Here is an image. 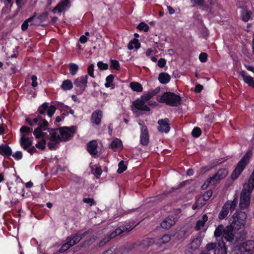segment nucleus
<instances>
[{
    "label": "nucleus",
    "mask_w": 254,
    "mask_h": 254,
    "mask_svg": "<svg viewBox=\"0 0 254 254\" xmlns=\"http://www.w3.org/2000/svg\"><path fill=\"white\" fill-rule=\"evenodd\" d=\"M41 115H38L35 118L27 117L25 119V122L30 126H37L33 133L36 138H44L47 134L46 132H44L43 130H48L51 134L50 140L56 141V143L61 142L60 134H58V128H49V123L45 119H43L41 115H45L46 112H39Z\"/></svg>",
    "instance_id": "1"
},
{
    "label": "nucleus",
    "mask_w": 254,
    "mask_h": 254,
    "mask_svg": "<svg viewBox=\"0 0 254 254\" xmlns=\"http://www.w3.org/2000/svg\"><path fill=\"white\" fill-rule=\"evenodd\" d=\"M247 214L245 212L242 211H236L235 213L230 218V225L227 226L228 229H235L239 231L244 228Z\"/></svg>",
    "instance_id": "2"
},
{
    "label": "nucleus",
    "mask_w": 254,
    "mask_h": 254,
    "mask_svg": "<svg viewBox=\"0 0 254 254\" xmlns=\"http://www.w3.org/2000/svg\"><path fill=\"white\" fill-rule=\"evenodd\" d=\"M252 154V151L249 150L240 160L231 174V178L232 180H235L241 174L246 166L249 163Z\"/></svg>",
    "instance_id": "3"
},
{
    "label": "nucleus",
    "mask_w": 254,
    "mask_h": 254,
    "mask_svg": "<svg viewBox=\"0 0 254 254\" xmlns=\"http://www.w3.org/2000/svg\"><path fill=\"white\" fill-rule=\"evenodd\" d=\"M254 253V241L247 240L236 245L231 254H253Z\"/></svg>",
    "instance_id": "4"
},
{
    "label": "nucleus",
    "mask_w": 254,
    "mask_h": 254,
    "mask_svg": "<svg viewBox=\"0 0 254 254\" xmlns=\"http://www.w3.org/2000/svg\"><path fill=\"white\" fill-rule=\"evenodd\" d=\"M181 98L179 95L171 92H164L160 99V102L172 107H178L181 104Z\"/></svg>",
    "instance_id": "5"
},
{
    "label": "nucleus",
    "mask_w": 254,
    "mask_h": 254,
    "mask_svg": "<svg viewBox=\"0 0 254 254\" xmlns=\"http://www.w3.org/2000/svg\"><path fill=\"white\" fill-rule=\"evenodd\" d=\"M253 191V190L243 186L240 193L239 203V207L241 210L246 209L250 206Z\"/></svg>",
    "instance_id": "6"
},
{
    "label": "nucleus",
    "mask_w": 254,
    "mask_h": 254,
    "mask_svg": "<svg viewBox=\"0 0 254 254\" xmlns=\"http://www.w3.org/2000/svg\"><path fill=\"white\" fill-rule=\"evenodd\" d=\"M60 133L61 141H67L70 140L76 132L77 127L75 126L71 127H63L58 128Z\"/></svg>",
    "instance_id": "7"
},
{
    "label": "nucleus",
    "mask_w": 254,
    "mask_h": 254,
    "mask_svg": "<svg viewBox=\"0 0 254 254\" xmlns=\"http://www.w3.org/2000/svg\"><path fill=\"white\" fill-rule=\"evenodd\" d=\"M88 75H82L76 78L74 81L75 90L78 95H81L87 86Z\"/></svg>",
    "instance_id": "8"
},
{
    "label": "nucleus",
    "mask_w": 254,
    "mask_h": 254,
    "mask_svg": "<svg viewBox=\"0 0 254 254\" xmlns=\"http://www.w3.org/2000/svg\"><path fill=\"white\" fill-rule=\"evenodd\" d=\"M140 127V143L144 146L148 145L149 142V131L146 126L144 123H139Z\"/></svg>",
    "instance_id": "9"
},
{
    "label": "nucleus",
    "mask_w": 254,
    "mask_h": 254,
    "mask_svg": "<svg viewBox=\"0 0 254 254\" xmlns=\"http://www.w3.org/2000/svg\"><path fill=\"white\" fill-rule=\"evenodd\" d=\"M228 172L227 169L222 168L218 170V171L212 177H209V181H213L216 184L218 181L224 179L228 175Z\"/></svg>",
    "instance_id": "10"
},
{
    "label": "nucleus",
    "mask_w": 254,
    "mask_h": 254,
    "mask_svg": "<svg viewBox=\"0 0 254 254\" xmlns=\"http://www.w3.org/2000/svg\"><path fill=\"white\" fill-rule=\"evenodd\" d=\"M133 223L132 225H130V223H126L125 224L121 225L118 227L113 231V232L115 233L116 236L122 234L127 233L133 229Z\"/></svg>",
    "instance_id": "11"
},
{
    "label": "nucleus",
    "mask_w": 254,
    "mask_h": 254,
    "mask_svg": "<svg viewBox=\"0 0 254 254\" xmlns=\"http://www.w3.org/2000/svg\"><path fill=\"white\" fill-rule=\"evenodd\" d=\"M177 221L176 217L173 215H169L165 218L160 224L161 228L169 229L176 223Z\"/></svg>",
    "instance_id": "12"
},
{
    "label": "nucleus",
    "mask_w": 254,
    "mask_h": 254,
    "mask_svg": "<svg viewBox=\"0 0 254 254\" xmlns=\"http://www.w3.org/2000/svg\"><path fill=\"white\" fill-rule=\"evenodd\" d=\"M170 121L168 118L160 119L158 121V130L160 132L168 133L170 130Z\"/></svg>",
    "instance_id": "13"
},
{
    "label": "nucleus",
    "mask_w": 254,
    "mask_h": 254,
    "mask_svg": "<svg viewBox=\"0 0 254 254\" xmlns=\"http://www.w3.org/2000/svg\"><path fill=\"white\" fill-rule=\"evenodd\" d=\"M235 229H228L227 227L226 229L223 230V233L222 237V239H224L227 242H232L234 239L235 240V233H236Z\"/></svg>",
    "instance_id": "14"
},
{
    "label": "nucleus",
    "mask_w": 254,
    "mask_h": 254,
    "mask_svg": "<svg viewBox=\"0 0 254 254\" xmlns=\"http://www.w3.org/2000/svg\"><path fill=\"white\" fill-rule=\"evenodd\" d=\"M132 106L134 107L135 109L140 110V111H150L147 105L145 104L140 99H137L133 101L132 103Z\"/></svg>",
    "instance_id": "15"
},
{
    "label": "nucleus",
    "mask_w": 254,
    "mask_h": 254,
    "mask_svg": "<svg viewBox=\"0 0 254 254\" xmlns=\"http://www.w3.org/2000/svg\"><path fill=\"white\" fill-rule=\"evenodd\" d=\"M98 143L96 140H93L87 144V150L92 156H95L98 153Z\"/></svg>",
    "instance_id": "16"
},
{
    "label": "nucleus",
    "mask_w": 254,
    "mask_h": 254,
    "mask_svg": "<svg viewBox=\"0 0 254 254\" xmlns=\"http://www.w3.org/2000/svg\"><path fill=\"white\" fill-rule=\"evenodd\" d=\"M57 110L60 111H73L70 109L69 107L62 103H58L56 105H51L49 106L48 110L47 111H56Z\"/></svg>",
    "instance_id": "17"
},
{
    "label": "nucleus",
    "mask_w": 254,
    "mask_h": 254,
    "mask_svg": "<svg viewBox=\"0 0 254 254\" xmlns=\"http://www.w3.org/2000/svg\"><path fill=\"white\" fill-rule=\"evenodd\" d=\"M240 75L246 83L251 87L254 88V80L251 76L248 75L246 71L243 70L240 71Z\"/></svg>",
    "instance_id": "18"
},
{
    "label": "nucleus",
    "mask_w": 254,
    "mask_h": 254,
    "mask_svg": "<svg viewBox=\"0 0 254 254\" xmlns=\"http://www.w3.org/2000/svg\"><path fill=\"white\" fill-rule=\"evenodd\" d=\"M103 117V112H93L91 123L93 125H99Z\"/></svg>",
    "instance_id": "19"
},
{
    "label": "nucleus",
    "mask_w": 254,
    "mask_h": 254,
    "mask_svg": "<svg viewBox=\"0 0 254 254\" xmlns=\"http://www.w3.org/2000/svg\"><path fill=\"white\" fill-rule=\"evenodd\" d=\"M12 150L7 144L0 145V155L4 157H9L12 155Z\"/></svg>",
    "instance_id": "20"
},
{
    "label": "nucleus",
    "mask_w": 254,
    "mask_h": 254,
    "mask_svg": "<svg viewBox=\"0 0 254 254\" xmlns=\"http://www.w3.org/2000/svg\"><path fill=\"white\" fill-rule=\"evenodd\" d=\"M20 145L22 148L25 150L32 146V141L29 137L21 136L20 139Z\"/></svg>",
    "instance_id": "21"
},
{
    "label": "nucleus",
    "mask_w": 254,
    "mask_h": 254,
    "mask_svg": "<svg viewBox=\"0 0 254 254\" xmlns=\"http://www.w3.org/2000/svg\"><path fill=\"white\" fill-rule=\"evenodd\" d=\"M116 235L115 233L113 232H111L110 234L104 237L99 243L98 246L100 247H102L105 246L109 242L111 241V239L116 237Z\"/></svg>",
    "instance_id": "22"
},
{
    "label": "nucleus",
    "mask_w": 254,
    "mask_h": 254,
    "mask_svg": "<svg viewBox=\"0 0 254 254\" xmlns=\"http://www.w3.org/2000/svg\"><path fill=\"white\" fill-rule=\"evenodd\" d=\"M214 254H227V248L223 241L218 243V246Z\"/></svg>",
    "instance_id": "23"
},
{
    "label": "nucleus",
    "mask_w": 254,
    "mask_h": 254,
    "mask_svg": "<svg viewBox=\"0 0 254 254\" xmlns=\"http://www.w3.org/2000/svg\"><path fill=\"white\" fill-rule=\"evenodd\" d=\"M171 77L169 74L166 72H161L158 76V80L160 83L165 84L169 82Z\"/></svg>",
    "instance_id": "24"
},
{
    "label": "nucleus",
    "mask_w": 254,
    "mask_h": 254,
    "mask_svg": "<svg viewBox=\"0 0 254 254\" xmlns=\"http://www.w3.org/2000/svg\"><path fill=\"white\" fill-rule=\"evenodd\" d=\"M243 187L253 190H254V170L250 175L247 183H245Z\"/></svg>",
    "instance_id": "25"
},
{
    "label": "nucleus",
    "mask_w": 254,
    "mask_h": 254,
    "mask_svg": "<svg viewBox=\"0 0 254 254\" xmlns=\"http://www.w3.org/2000/svg\"><path fill=\"white\" fill-rule=\"evenodd\" d=\"M224 204L230 211H232L234 210L238 204L237 196H235L233 200L232 201L227 200Z\"/></svg>",
    "instance_id": "26"
},
{
    "label": "nucleus",
    "mask_w": 254,
    "mask_h": 254,
    "mask_svg": "<svg viewBox=\"0 0 254 254\" xmlns=\"http://www.w3.org/2000/svg\"><path fill=\"white\" fill-rule=\"evenodd\" d=\"M202 241L200 239L197 237L193 239L189 245V248L192 250L197 249L201 245Z\"/></svg>",
    "instance_id": "27"
},
{
    "label": "nucleus",
    "mask_w": 254,
    "mask_h": 254,
    "mask_svg": "<svg viewBox=\"0 0 254 254\" xmlns=\"http://www.w3.org/2000/svg\"><path fill=\"white\" fill-rule=\"evenodd\" d=\"M48 16V12L47 11L40 13L37 17V20L35 23H31V25H39L40 23L46 21Z\"/></svg>",
    "instance_id": "28"
},
{
    "label": "nucleus",
    "mask_w": 254,
    "mask_h": 254,
    "mask_svg": "<svg viewBox=\"0 0 254 254\" xmlns=\"http://www.w3.org/2000/svg\"><path fill=\"white\" fill-rule=\"evenodd\" d=\"M123 146L122 141L118 138H116L114 139L111 143L110 145V148H111L114 150H116L117 149L121 148Z\"/></svg>",
    "instance_id": "29"
},
{
    "label": "nucleus",
    "mask_w": 254,
    "mask_h": 254,
    "mask_svg": "<svg viewBox=\"0 0 254 254\" xmlns=\"http://www.w3.org/2000/svg\"><path fill=\"white\" fill-rule=\"evenodd\" d=\"M172 238V236L169 234H164L161 238L157 240V243L160 245L169 242Z\"/></svg>",
    "instance_id": "30"
},
{
    "label": "nucleus",
    "mask_w": 254,
    "mask_h": 254,
    "mask_svg": "<svg viewBox=\"0 0 254 254\" xmlns=\"http://www.w3.org/2000/svg\"><path fill=\"white\" fill-rule=\"evenodd\" d=\"M140 47V43L136 38H134L132 40H131L127 46V48L129 50H132L134 48L136 49H138Z\"/></svg>",
    "instance_id": "31"
},
{
    "label": "nucleus",
    "mask_w": 254,
    "mask_h": 254,
    "mask_svg": "<svg viewBox=\"0 0 254 254\" xmlns=\"http://www.w3.org/2000/svg\"><path fill=\"white\" fill-rule=\"evenodd\" d=\"M88 234V232L87 231H85L82 234L76 233L74 235H71L70 237L73 240L75 244H76Z\"/></svg>",
    "instance_id": "32"
},
{
    "label": "nucleus",
    "mask_w": 254,
    "mask_h": 254,
    "mask_svg": "<svg viewBox=\"0 0 254 254\" xmlns=\"http://www.w3.org/2000/svg\"><path fill=\"white\" fill-rule=\"evenodd\" d=\"M61 88L64 91L69 90L73 88V84L71 80L66 79L63 81Z\"/></svg>",
    "instance_id": "33"
},
{
    "label": "nucleus",
    "mask_w": 254,
    "mask_h": 254,
    "mask_svg": "<svg viewBox=\"0 0 254 254\" xmlns=\"http://www.w3.org/2000/svg\"><path fill=\"white\" fill-rule=\"evenodd\" d=\"M247 235V232L244 230H242L239 233H235V241H239L245 240Z\"/></svg>",
    "instance_id": "34"
},
{
    "label": "nucleus",
    "mask_w": 254,
    "mask_h": 254,
    "mask_svg": "<svg viewBox=\"0 0 254 254\" xmlns=\"http://www.w3.org/2000/svg\"><path fill=\"white\" fill-rule=\"evenodd\" d=\"M70 1L69 0H64L59 2L57 5L59 9V12H62L66 7L69 6Z\"/></svg>",
    "instance_id": "35"
},
{
    "label": "nucleus",
    "mask_w": 254,
    "mask_h": 254,
    "mask_svg": "<svg viewBox=\"0 0 254 254\" xmlns=\"http://www.w3.org/2000/svg\"><path fill=\"white\" fill-rule=\"evenodd\" d=\"M131 89L137 92H140L143 90V87L141 84L136 82H132L130 83Z\"/></svg>",
    "instance_id": "36"
},
{
    "label": "nucleus",
    "mask_w": 254,
    "mask_h": 254,
    "mask_svg": "<svg viewBox=\"0 0 254 254\" xmlns=\"http://www.w3.org/2000/svg\"><path fill=\"white\" fill-rule=\"evenodd\" d=\"M229 211L230 210L224 204L222 207L221 210L219 212L218 216L219 218L221 220L225 218L228 215Z\"/></svg>",
    "instance_id": "37"
},
{
    "label": "nucleus",
    "mask_w": 254,
    "mask_h": 254,
    "mask_svg": "<svg viewBox=\"0 0 254 254\" xmlns=\"http://www.w3.org/2000/svg\"><path fill=\"white\" fill-rule=\"evenodd\" d=\"M218 244L215 243H208L206 244L205 250L204 251L205 253H210V251H213L215 253Z\"/></svg>",
    "instance_id": "38"
},
{
    "label": "nucleus",
    "mask_w": 254,
    "mask_h": 254,
    "mask_svg": "<svg viewBox=\"0 0 254 254\" xmlns=\"http://www.w3.org/2000/svg\"><path fill=\"white\" fill-rule=\"evenodd\" d=\"M36 15V13H34V15L31 16L27 19L25 20L21 25V29L24 31L28 29L29 26V22H32L34 19Z\"/></svg>",
    "instance_id": "39"
},
{
    "label": "nucleus",
    "mask_w": 254,
    "mask_h": 254,
    "mask_svg": "<svg viewBox=\"0 0 254 254\" xmlns=\"http://www.w3.org/2000/svg\"><path fill=\"white\" fill-rule=\"evenodd\" d=\"M252 12L250 10H244L242 13V19L245 22L248 21L252 19Z\"/></svg>",
    "instance_id": "40"
},
{
    "label": "nucleus",
    "mask_w": 254,
    "mask_h": 254,
    "mask_svg": "<svg viewBox=\"0 0 254 254\" xmlns=\"http://www.w3.org/2000/svg\"><path fill=\"white\" fill-rule=\"evenodd\" d=\"M110 68L111 69H116L117 70H120L121 66L120 63L118 61L116 60L110 59Z\"/></svg>",
    "instance_id": "41"
},
{
    "label": "nucleus",
    "mask_w": 254,
    "mask_h": 254,
    "mask_svg": "<svg viewBox=\"0 0 254 254\" xmlns=\"http://www.w3.org/2000/svg\"><path fill=\"white\" fill-rule=\"evenodd\" d=\"M78 68V66L74 63H70L69 64V71L70 74L72 75L77 73Z\"/></svg>",
    "instance_id": "42"
},
{
    "label": "nucleus",
    "mask_w": 254,
    "mask_h": 254,
    "mask_svg": "<svg viewBox=\"0 0 254 254\" xmlns=\"http://www.w3.org/2000/svg\"><path fill=\"white\" fill-rule=\"evenodd\" d=\"M32 131V129L30 127L23 126L21 127L20 129V133L22 134L21 136H25V135Z\"/></svg>",
    "instance_id": "43"
},
{
    "label": "nucleus",
    "mask_w": 254,
    "mask_h": 254,
    "mask_svg": "<svg viewBox=\"0 0 254 254\" xmlns=\"http://www.w3.org/2000/svg\"><path fill=\"white\" fill-rule=\"evenodd\" d=\"M114 75L113 74H110L107 76L106 78V83L105 84V86L106 88H109L111 86V84L114 81Z\"/></svg>",
    "instance_id": "44"
},
{
    "label": "nucleus",
    "mask_w": 254,
    "mask_h": 254,
    "mask_svg": "<svg viewBox=\"0 0 254 254\" xmlns=\"http://www.w3.org/2000/svg\"><path fill=\"white\" fill-rule=\"evenodd\" d=\"M223 226L222 225H219L214 231V236L216 238L222 236L223 233Z\"/></svg>",
    "instance_id": "45"
},
{
    "label": "nucleus",
    "mask_w": 254,
    "mask_h": 254,
    "mask_svg": "<svg viewBox=\"0 0 254 254\" xmlns=\"http://www.w3.org/2000/svg\"><path fill=\"white\" fill-rule=\"evenodd\" d=\"M118 167V169L117 170V173L118 174L123 173L127 169V167L125 165L123 161H121L119 162Z\"/></svg>",
    "instance_id": "46"
},
{
    "label": "nucleus",
    "mask_w": 254,
    "mask_h": 254,
    "mask_svg": "<svg viewBox=\"0 0 254 254\" xmlns=\"http://www.w3.org/2000/svg\"><path fill=\"white\" fill-rule=\"evenodd\" d=\"M137 28L140 30H143L144 32H148L149 29V27L148 25L144 22H140L137 26Z\"/></svg>",
    "instance_id": "47"
},
{
    "label": "nucleus",
    "mask_w": 254,
    "mask_h": 254,
    "mask_svg": "<svg viewBox=\"0 0 254 254\" xmlns=\"http://www.w3.org/2000/svg\"><path fill=\"white\" fill-rule=\"evenodd\" d=\"M153 94L150 93H148L146 94H144L141 96L140 99L143 101V102L146 104L147 103L149 102L150 99L152 98L153 96Z\"/></svg>",
    "instance_id": "48"
},
{
    "label": "nucleus",
    "mask_w": 254,
    "mask_h": 254,
    "mask_svg": "<svg viewBox=\"0 0 254 254\" xmlns=\"http://www.w3.org/2000/svg\"><path fill=\"white\" fill-rule=\"evenodd\" d=\"M201 134V130L198 127H195L192 130L191 135L194 137H198Z\"/></svg>",
    "instance_id": "49"
},
{
    "label": "nucleus",
    "mask_w": 254,
    "mask_h": 254,
    "mask_svg": "<svg viewBox=\"0 0 254 254\" xmlns=\"http://www.w3.org/2000/svg\"><path fill=\"white\" fill-rule=\"evenodd\" d=\"M46 140L44 138L42 139L40 141H39L35 145V146L38 148L41 149V150H45L46 148Z\"/></svg>",
    "instance_id": "50"
},
{
    "label": "nucleus",
    "mask_w": 254,
    "mask_h": 254,
    "mask_svg": "<svg viewBox=\"0 0 254 254\" xmlns=\"http://www.w3.org/2000/svg\"><path fill=\"white\" fill-rule=\"evenodd\" d=\"M97 65L99 69L101 70H105L108 69L109 65L106 63H104L101 61H99L97 63Z\"/></svg>",
    "instance_id": "51"
},
{
    "label": "nucleus",
    "mask_w": 254,
    "mask_h": 254,
    "mask_svg": "<svg viewBox=\"0 0 254 254\" xmlns=\"http://www.w3.org/2000/svg\"><path fill=\"white\" fill-rule=\"evenodd\" d=\"M66 245H67V244H65V243L62 245V246L59 249V250L58 251H57L56 253H55L54 254H60L61 253L65 252L67 250H68L69 249V246H67Z\"/></svg>",
    "instance_id": "52"
},
{
    "label": "nucleus",
    "mask_w": 254,
    "mask_h": 254,
    "mask_svg": "<svg viewBox=\"0 0 254 254\" xmlns=\"http://www.w3.org/2000/svg\"><path fill=\"white\" fill-rule=\"evenodd\" d=\"M94 64H91L89 65L87 68V73L88 76L89 75L90 77L92 78H95V76L94 74Z\"/></svg>",
    "instance_id": "53"
},
{
    "label": "nucleus",
    "mask_w": 254,
    "mask_h": 254,
    "mask_svg": "<svg viewBox=\"0 0 254 254\" xmlns=\"http://www.w3.org/2000/svg\"><path fill=\"white\" fill-rule=\"evenodd\" d=\"M212 195V191L211 190H209L205 192L203 194V199L205 201L208 200Z\"/></svg>",
    "instance_id": "54"
},
{
    "label": "nucleus",
    "mask_w": 254,
    "mask_h": 254,
    "mask_svg": "<svg viewBox=\"0 0 254 254\" xmlns=\"http://www.w3.org/2000/svg\"><path fill=\"white\" fill-rule=\"evenodd\" d=\"M208 55L204 52L201 53L199 55V60L202 63H205L207 61Z\"/></svg>",
    "instance_id": "55"
},
{
    "label": "nucleus",
    "mask_w": 254,
    "mask_h": 254,
    "mask_svg": "<svg viewBox=\"0 0 254 254\" xmlns=\"http://www.w3.org/2000/svg\"><path fill=\"white\" fill-rule=\"evenodd\" d=\"M49 108V103L45 102L40 106L37 111H47Z\"/></svg>",
    "instance_id": "56"
},
{
    "label": "nucleus",
    "mask_w": 254,
    "mask_h": 254,
    "mask_svg": "<svg viewBox=\"0 0 254 254\" xmlns=\"http://www.w3.org/2000/svg\"><path fill=\"white\" fill-rule=\"evenodd\" d=\"M83 202L89 204L90 206H92L95 204V202L94 199L91 198H84L83 199Z\"/></svg>",
    "instance_id": "57"
},
{
    "label": "nucleus",
    "mask_w": 254,
    "mask_h": 254,
    "mask_svg": "<svg viewBox=\"0 0 254 254\" xmlns=\"http://www.w3.org/2000/svg\"><path fill=\"white\" fill-rule=\"evenodd\" d=\"M12 156L14 158V159L16 160H19L22 158V153L20 151H17L14 154H12Z\"/></svg>",
    "instance_id": "58"
},
{
    "label": "nucleus",
    "mask_w": 254,
    "mask_h": 254,
    "mask_svg": "<svg viewBox=\"0 0 254 254\" xmlns=\"http://www.w3.org/2000/svg\"><path fill=\"white\" fill-rule=\"evenodd\" d=\"M191 3L197 6H203L204 5V0H190Z\"/></svg>",
    "instance_id": "59"
},
{
    "label": "nucleus",
    "mask_w": 254,
    "mask_h": 254,
    "mask_svg": "<svg viewBox=\"0 0 254 254\" xmlns=\"http://www.w3.org/2000/svg\"><path fill=\"white\" fill-rule=\"evenodd\" d=\"M102 173V170L100 167H97L95 169L94 175L97 179L100 177Z\"/></svg>",
    "instance_id": "60"
},
{
    "label": "nucleus",
    "mask_w": 254,
    "mask_h": 254,
    "mask_svg": "<svg viewBox=\"0 0 254 254\" xmlns=\"http://www.w3.org/2000/svg\"><path fill=\"white\" fill-rule=\"evenodd\" d=\"M73 240L72 239V238L70 236L67 237L66 238V242L65 243V244H67L66 245L67 246H69V248L74 246L75 244V243H74Z\"/></svg>",
    "instance_id": "61"
},
{
    "label": "nucleus",
    "mask_w": 254,
    "mask_h": 254,
    "mask_svg": "<svg viewBox=\"0 0 254 254\" xmlns=\"http://www.w3.org/2000/svg\"><path fill=\"white\" fill-rule=\"evenodd\" d=\"M166 64V61L163 58H160L158 61V66L160 68L164 67Z\"/></svg>",
    "instance_id": "62"
},
{
    "label": "nucleus",
    "mask_w": 254,
    "mask_h": 254,
    "mask_svg": "<svg viewBox=\"0 0 254 254\" xmlns=\"http://www.w3.org/2000/svg\"><path fill=\"white\" fill-rule=\"evenodd\" d=\"M209 181V178L208 179H207L205 181V182L204 183V184L202 185L201 188L203 190H204V189H206L208 187V186L210 185V184H212V185H215V183H214V182L213 181H210V183H208V182Z\"/></svg>",
    "instance_id": "63"
},
{
    "label": "nucleus",
    "mask_w": 254,
    "mask_h": 254,
    "mask_svg": "<svg viewBox=\"0 0 254 254\" xmlns=\"http://www.w3.org/2000/svg\"><path fill=\"white\" fill-rule=\"evenodd\" d=\"M205 225V223L202 221L201 220H199L197 221L195 225V230H199L200 229L201 227L204 226Z\"/></svg>",
    "instance_id": "64"
}]
</instances>
